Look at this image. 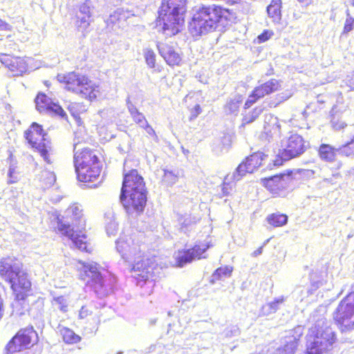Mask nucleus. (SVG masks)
I'll list each match as a JSON object with an SVG mask.
<instances>
[{
    "instance_id": "f257e3e1",
    "label": "nucleus",
    "mask_w": 354,
    "mask_h": 354,
    "mask_svg": "<svg viewBox=\"0 0 354 354\" xmlns=\"http://www.w3.org/2000/svg\"><path fill=\"white\" fill-rule=\"evenodd\" d=\"M120 201L129 214H139L144 210L147 201L145 185L135 169L124 175Z\"/></svg>"
},
{
    "instance_id": "f03ea898",
    "label": "nucleus",
    "mask_w": 354,
    "mask_h": 354,
    "mask_svg": "<svg viewBox=\"0 0 354 354\" xmlns=\"http://www.w3.org/2000/svg\"><path fill=\"white\" fill-rule=\"evenodd\" d=\"M0 276L10 284L18 301L26 299L31 290V282L19 261L10 257L2 258L0 261Z\"/></svg>"
},
{
    "instance_id": "7ed1b4c3",
    "label": "nucleus",
    "mask_w": 354,
    "mask_h": 354,
    "mask_svg": "<svg viewBox=\"0 0 354 354\" xmlns=\"http://www.w3.org/2000/svg\"><path fill=\"white\" fill-rule=\"evenodd\" d=\"M228 12L215 5L199 8L189 23V31L193 37H199L215 30L227 21Z\"/></svg>"
},
{
    "instance_id": "20e7f679",
    "label": "nucleus",
    "mask_w": 354,
    "mask_h": 354,
    "mask_svg": "<svg viewBox=\"0 0 354 354\" xmlns=\"http://www.w3.org/2000/svg\"><path fill=\"white\" fill-rule=\"evenodd\" d=\"M186 0H162L157 27L167 37L176 35L184 21Z\"/></svg>"
},
{
    "instance_id": "39448f33",
    "label": "nucleus",
    "mask_w": 354,
    "mask_h": 354,
    "mask_svg": "<svg viewBox=\"0 0 354 354\" xmlns=\"http://www.w3.org/2000/svg\"><path fill=\"white\" fill-rule=\"evenodd\" d=\"M115 243L117 251L120 254L122 258L132 264L133 277L138 279V283L142 286L141 282L145 281L151 286L153 281L150 280L152 277L150 268L140 270L143 263H141L139 260L141 258L140 246L134 243L132 237L127 236L119 239Z\"/></svg>"
},
{
    "instance_id": "423d86ee",
    "label": "nucleus",
    "mask_w": 354,
    "mask_h": 354,
    "mask_svg": "<svg viewBox=\"0 0 354 354\" xmlns=\"http://www.w3.org/2000/svg\"><path fill=\"white\" fill-rule=\"evenodd\" d=\"M80 263L82 264L85 274L88 277L87 285L98 297H106L113 292L116 282L113 276L95 262Z\"/></svg>"
},
{
    "instance_id": "0eeeda50",
    "label": "nucleus",
    "mask_w": 354,
    "mask_h": 354,
    "mask_svg": "<svg viewBox=\"0 0 354 354\" xmlns=\"http://www.w3.org/2000/svg\"><path fill=\"white\" fill-rule=\"evenodd\" d=\"M335 333L327 326L325 319L317 321L310 329L306 354H324L330 351L335 342Z\"/></svg>"
},
{
    "instance_id": "6e6552de",
    "label": "nucleus",
    "mask_w": 354,
    "mask_h": 354,
    "mask_svg": "<svg viewBox=\"0 0 354 354\" xmlns=\"http://www.w3.org/2000/svg\"><path fill=\"white\" fill-rule=\"evenodd\" d=\"M67 211L75 217V221L73 223V227L69 224L59 222L57 229L63 235L71 239L73 247L82 251H87L86 236L82 232V229L85 227V220L82 216V209L78 205L74 204Z\"/></svg>"
},
{
    "instance_id": "1a4fd4ad",
    "label": "nucleus",
    "mask_w": 354,
    "mask_h": 354,
    "mask_svg": "<svg viewBox=\"0 0 354 354\" xmlns=\"http://www.w3.org/2000/svg\"><path fill=\"white\" fill-rule=\"evenodd\" d=\"M57 77L59 82L65 83L66 89L82 97L91 100L96 98L99 93L98 86L84 75L73 72L67 75H58Z\"/></svg>"
},
{
    "instance_id": "9d476101",
    "label": "nucleus",
    "mask_w": 354,
    "mask_h": 354,
    "mask_svg": "<svg viewBox=\"0 0 354 354\" xmlns=\"http://www.w3.org/2000/svg\"><path fill=\"white\" fill-rule=\"evenodd\" d=\"M46 134H43L41 126L33 123L30 129L25 132V138L28 142L37 149L44 160L48 164H51L54 159V151L50 142L46 139Z\"/></svg>"
},
{
    "instance_id": "9b49d317",
    "label": "nucleus",
    "mask_w": 354,
    "mask_h": 354,
    "mask_svg": "<svg viewBox=\"0 0 354 354\" xmlns=\"http://www.w3.org/2000/svg\"><path fill=\"white\" fill-rule=\"evenodd\" d=\"M333 317L342 331L354 329V292L349 293L340 301Z\"/></svg>"
},
{
    "instance_id": "f8f14e48",
    "label": "nucleus",
    "mask_w": 354,
    "mask_h": 354,
    "mask_svg": "<svg viewBox=\"0 0 354 354\" xmlns=\"http://www.w3.org/2000/svg\"><path fill=\"white\" fill-rule=\"evenodd\" d=\"M278 156L279 159L274 160V165H282L283 161H287L301 155L306 147L303 138L297 133L291 134L281 142Z\"/></svg>"
},
{
    "instance_id": "ddd939ff",
    "label": "nucleus",
    "mask_w": 354,
    "mask_h": 354,
    "mask_svg": "<svg viewBox=\"0 0 354 354\" xmlns=\"http://www.w3.org/2000/svg\"><path fill=\"white\" fill-rule=\"evenodd\" d=\"M37 337V335L33 327H27L19 330L7 344V354H12L30 348Z\"/></svg>"
},
{
    "instance_id": "4468645a",
    "label": "nucleus",
    "mask_w": 354,
    "mask_h": 354,
    "mask_svg": "<svg viewBox=\"0 0 354 354\" xmlns=\"http://www.w3.org/2000/svg\"><path fill=\"white\" fill-rule=\"evenodd\" d=\"M35 102L36 109L39 113H48L59 116L61 118H67V115L62 107L44 93H39L37 95Z\"/></svg>"
},
{
    "instance_id": "2eb2a0df",
    "label": "nucleus",
    "mask_w": 354,
    "mask_h": 354,
    "mask_svg": "<svg viewBox=\"0 0 354 354\" xmlns=\"http://www.w3.org/2000/svg\"><path fill=\"white\" fill-rule=\"evenodd\" d=\"M265 157L266 156L261 152H257L247 157L238 166L236 171L232 174V176L236 180H241L247 173L251 174L259 167Z\"/></svg>"
},
{
    "instance_id": "dca6fc26",
    "label": "nucleus",
    "mask_w": 354,
    "mask_h": 354,
    "mask_svg": "<svg viewBox=\"0 0 354 354\" xmlns=\"http://www.w3.org/2000/svg\"><path fill=\"white\" fill-rule=\"evenodd\" d=\"M209 247L208 245L203 243L201 245H196L191 249L178 251L175 257L177 266L178 267H183L195 259L206 258V256H202V254Z\"/></svg>"
},
{
    "instance_id": "f3484780",
    "label": "nucleus",
    "mask_w": 354,
    "mask_h": 354,
    "mask_svg": "<svg viewBox=\"0 0 354 354\" xmlns=\"http://www.w3.org/2000/svg\"><path fill=\"white\" fill-rule=\"evenodd\" d=\"M74 166L75 167L100 164L98 158L90 149L85 148L80 151L77 145L74 147Z\"/></svg>"
},
{
    "instance_id": "a211bd4d",
    "label": "nucleus",
    "mask_w": 354,
    "mask_h": 354,
    "mask_svg": "<svg viewBox=\"0 0 354 354\" xmlns=\"http://www.w3.org/2000/svg\"><path fill=\"white\" fill-rule=\"evenodd\" d=\"M77 179L81 182L94 183L100 178L101 172L100 164H94L85 167H75Z\"/></svg>"
},
{
    "instance_id": "6ab92c4d",
    "label": "nucleus",
    "mask_w": 354,
    "mask_h": 354,
    "mask_svg": "<svg viewBox=\"0 0 354 354\" xmlns=\"http://www.w3.org/2000/svg\"><path fill=\"white\" fill-rule=\"evenodd\" d=\"M290 179L289 175L280 174L262 179L263 185L272 193L278 192L284 189Z\"/></svg>"
},
{
    "instance_id": "aec40b11",
    "label": "nucleus",
    "mask_w": 354,
    "mask_h": 354,
    "mask_svg": "<svg viewBox=\"0 0 354 354\" xmlns=\"http://www.w3.org/2000/svg\"><path fill=\"white\" fill-rule=\"evenodd\" d=\"M157 47L160 55L169 66H178L181 62L180 54L173 46L164 43H158Z\"/></svg>"
},
{
    "instance_id": "412c9836",
    "label": "nucleus",
    "mask_w": 354,
    "mask_h": 354,
    "mask_svg": "<svg viewBox=\"0 0 354 354\" xmlns=\"http://www.w3.org/2000/svg\"><path fill=\"white\" fill-rule=\"evenodd\" d=\"M280 124L277 118L270 117L268 121H266L264 131L261 134V138L270 142L274 138L280 136Z\"/></svg>"
},
{
    "instance_id": "4be33fe9",
    "label": "nucleus",
    "mask_w": 354,
    "mask_h": 354,
    "mask_svg": "<svg viewBox=\"0 0 354 354\" xmlns=\"http://www.w3.org/2000/svg\"><path fill=\"white\" fill-rule=\"evenodd\" d=\"M346 113L345 112H339L334 109L331 111L330 124L332 129L335 131H341L342 136L344 131L350 124L346 122Z\"/></svg>"
},
{
    "instance_id": "5701e85b",
    "label": "nucleus",
    "mask_w": 354,
    "mask_h": 354,
    "mask_svg": "<svg viewBox=\"0 0 354 354\" xmlns=\"http://www.w3.org/2000/svg\"><path fill=\"white\" fill-rule=\"evenodd\" d=\"M280 86L279 82L275 79H272L264 84L256 87L252 93L257 100L263 97L266 95H269L276 91Z\"/></svg>"
},
{
    "instance_id": "b1692460",
    "label": "nucleus",
    "mask_w": 354,
    "mask_h": 354,
    "mask_svg": "<svg viewBox=\"0 0 354 354\" xmlns=\"http://www.w3.org/2000/svg\"><path fill=\"white\" fill-rule=\"evenodd\" d=\"M7 62V66L14 75H21L27 69L26 62L20 57H12Z\"/></svg>"
},
{
    "instance_id": "393cba45",
    "label": "nucleus",
    "mask_w": 354,
    "mask_h": 354,
    "mask_svg": "<svg viewBox=\"0 0 354 354\" xmlns=\"http://www.w3.org/2000/svg\"><path fill=\"white\" fill-rule=\"evenodd\" d=\"M318 153L322 160L332 162L335 160L337 150L330 145L322 144L319 147Z\"/></svg>"
},
{
    "instance_id": "a878e982",
    "label": "nucleus",
    "mask_w": 354,
    "mask_h": 354,
    "mask_svg": "<svg viewBox=\"0 0 354 354\" xmlns=\"http://www.w3.org/2000/svg\"><path fill=\"white\" fill-rule=\"evenodd\" d=\"M285 297H280L274 299V301L267 303L262 306L260 314L262 316L270 315L276 313L280 308V306L284 302Z\"/></svg>"
},
{
    "instance_id": "bb28decb",
    "label": "nucleus",
    "mask_w": 354,
    "mask_h": 354,
    "mask_svg": "<svg viewBox=\"0 0 354 354\" xmlns=\"http://www.w3.org/2000/svg\"><path fill=\"white\" fill-rule=\"evenodd\" d=\"M280 8V0H272L267 7L268 15L274 23H277L281 20V14Z\"/></svg>"
},
{
    "instance_id": "cd10ccee",
    "label": "nucleus",
    "mask_w": 354,
    "mask_h": 354,
    "mask_svg": "<svg viewBox=\"0 0 354 354\" xmlns=\"http://www.w3.org/2000/svg\"><path fill=\"white\" fill-rule=\"evenodd\" d=\"M297 345L296 337H286L284 345L278 350L279 354H294Z\"/></svg>"
},
{
    "instance_id": "c85d7f7f",
    "label": "nucleus",
    "mask_w": 354,
    "mask_h": 354,
    "mask_svg": "<svg viewBox=\"0 0 354 354\" xmlns=\"http://www.w3.org/2000/svg\"><path fill=\"white\" fill-rule=\"evenodd\" d=\"M243 100V96L239 94H236L230 97L225 106V112L228 113H236L239 111L240 104L242 103Z\"/></svg>"
},
{
    "instance_id": "c756f323",
    "label": "nucleus",
    "mask_w": 354,
    "mask_h": 354,
    "mask_svg": "<svg viewBox=\"0 0 354 354\" xmlns=\"http://www.w3.org/2000/svg\"><path fill=\"white\" fill-rule=\"evenodd\" d=\"M162 171L163 176L162 180L164 183L171 186L178 181L180 175L179 171L178 169H164Z\"/></svg>"
},
{
    "instance_id": "7c9ffc66",
    "label": "nucleus",
    "mask_w": 354,
    "mask_h": 354,
    "mask_svg": "<svg viewBox=\"0 0 354 354\" xmlns=\"http://www.w3.org/2000/svg\"><path fill=\"white\" fill-rule=\"evenodd\" d=\"M178 223L180 225V230L184 233H187L192 229L193 225L196 223V220L190 215L185 214L178 218Z\"/></svg>"
},
{
    "instance_id": "2f4dec72",
    "label": "nucleus",
    "mask_w": 354,
    "mask_h": 354,
    "mask_svg": "<svg viewBox=\"0 0 354 354\" xmlns=\"http://www.w3.org/2000/svg\"><path fill=\"white\" fill-rule=\"evenodd\" d=\"M267 221L274 227H281L287 223L288 216L285 214H272L267 217Z\"/></svg>"
},
{
    "instance_id": "473e14b6",
    "label": "nucleus",
    "mask_w": 354,
    "mask_h": 354,
    "mask_svg": "<svg viewBox=\"0 0 354 354\" xmlns=\"http://www.w3.org/2000/svg\"><path fill=\"white\" fill-rule=\"evenodd\" d=\"M127 17L122 10L118 9L111 14L105 21L107 26H109L115 24L119 21L125 19Z\"/></svg>"
},
{
    "instance_id": "72a5a7b5",
    "label": "nucleus",
    "mask_w": 354,
    "mask_h": 354,
    "mask_svg": "<svg viewBox=\"0 0 354 354\" xmlns=\"http://www.w3.org/2000/svg\"><path fill=\"white\" fill-rule=\"evenodd\" d=\"M64 341L67 344H74L80 341V337L68 328L62 330Z\"/></svg>"
},
{
    "instance_id": "f704fd0d",
    "label": "nucleus",
    "mask_w": 354,
    "mask_h": 354,
    "mask_svg": "<svg viewBox=\"0 0 354 354\" xmlns=\"http://www.w3.org/2000/svg\"><path fill=\"white\" fill-rule=\"evenodd\" d=\"M261 108H255L251 112L244 115L241 127H244L246 124L254 122L261 113Z\"/></svg>"
},
{
    "instance_id": "c9c22d12",
    "label": "nucleus",
    "mask_w": 354,
    "mask_h": 354,
    "mask_svg": "<svg viewBox=\"0 0 354 354\" xmlns=\"http://www.w3.org/2000/svg\"><path fill=\"white\" fill-rule=\"evenodd\" d=\"M337 153L346 156H354V144H349L347 141L344 145L337 148Z\"/></svg>"
},
{
    "instance_id": "e433bc0d",
    "label": "nucleus",
    "mask_w": 354,
    "mask_h": 354,
    "mask_svg": "<svg viewBox=\"0 0 354 354\" xmlns=\"http://www.w3.org/2000/svg\"><path fill=\"white\" fill-rule=\"evenodd\" d=\"M145 62L149 67L154 68L156 65V54L153 50L149 48L144 50Z\"/></svg>"
},
{
    "instance_id": "4c0bfd02",
    "label": "nucleus",
    "mask_w": 354,
    "mask_h": 354,
    "mask_svg": "<svg viewBox=\"0 0 354 354\" xmlns=\"http://www.w3.org/2000/svg\"><path fill=\"white\" fill-rule=\"evenodd\" d=\"M232 270L231 268L225 267L218 268L212 275L213 280H219L223 277H230Z\"/></svg>"
},
{
    "instance_id": "58836bf2",
    "label": "nucleus",
    "mask_w": 354,
    "mask_h": 354,
    "mask_svg": "<svg viewBox=\"0 0 354 354\" xmlns=\"http://www.w3.org/2000/svg\"><path fill=\"white\" fill-rule=\"evenodd\" d=\"M92 10V3L90 1L86 0L84 3L80 5L78 14L80 15H89L91 17Z\"/></svg>"
},
{
    "instance_id": "ea45409f",
    "label": "nucleus",
    "mask_w": 354,
    "mask_h": 354,
    "mask_svg": "<svg viewBox=\"0 0 354 354\" xmlns=\"http://www.w3.org/2000/svg\"><path fill=\"white\" fill-rule=\"evenodd\" d=\"M54 305L57 307L61 311L65 313L68 310V301L66 299L60 296L54 299Z\"/></svg>"
},
{
    "instance_id": "a19ab883",
    "label": "nucleus",
    "mask_w": 354,
    "mask_h": 354,
    "mask_svg": "<svg viewBox=\"0 0 354 354\" xmlns=\"http://www.w3.org/2000/svg\"><path fill=\"white\" fill-rule=\"evenodd\" d=\"M232 180H235L232 175L228 174L226 176L222 187V192L224 196L230 194V192L232 190V185L230 183V181ZM236 181L237 180H236Z\"/></svg>"
},
{
    "instance_id": "79ce46f5",
    "label": "nucleus",
    "mask_w": 354,
    "mask_h": 354,
    "mask_svg": "<svg viewBox=\"0 0 354 354\" xmlns=\"http://www.w3.org/2000/svg\"><path fill=\"white\" fill-rule=\"evenodd\" d=\"M346 19L344 28V33H348L354 28V18L351 17L348 10L346 12Z\"/></svg>"
},
{
    "instance_id": "37998d69",
    "label": "nucleus",
    "mask_w": 354,
    "mask_h": 354,
    "mask_svg": "<svg viewBox=\"0 0 354 354\" xmlns=\"http://www.w3.org/2000/svg\"><path fill=\"white\" fill-rule=\"evenodd\" d=\"M139 260L140 261V263H143V266H142V268H141V269H140L141 270H143L144 268H149V267L150 268V269H149V270H151V273H152V274H151V275H152V277H151V278H150V280H152V281H153V285L151 286V285H150V284H147V283H145V281H142L141 282V283H140V284H142V286L139 285V284L138 283V281H136V283H137V285H138V286H140L141 288H142V287H143L144 286H147L148 288H152V287L154 286V279H153V268H152V267H151V266H147V264H149V262H147V263H146L145 262H144V261H143V259H142V256H141V258H140ZM135 279H136V281H138V279H136V278H135Z\"/></svg>"
},
{
    "instance_id": "c03bdc74",
    "label": "nucleus",
    "mask_w": 354,
    "mask_h": 354,
    "mask_svg": "<svg viewBox=\"0 0 354 354\" xmlns=\"http://www.w3.org/2000/svg\"><path fill=\"white\" fill-rule=\"evenodd\" d=\"M344 138L347 139L349 144H354V124H350L344 131Z\"/></svg>"
},
{
    "instance_id": "a18cd8bd",
    "label": "nucleus",
    "mask_w": 354,
    "mask_h": 354,
    "mask_svg": "<svg viewBox=\"0 0 354 354\" xmlns=\"http://www.w3.org/2000/svg\"><path fill=\"white\" fill-rule=\"evenodd\" d=\"M78 21L80 23V26L84 29L88 28L92 21L91 17L89 15H80L77 14Z\"/></svg>"
},
{
    "instance_id": "49530a36",
    "label": "nucleus",
    "mask_w": 354,
    "mask_h": 354,
    "mask_svg": "<svg viewBox=\"0 0 354 354\" xmlns=\"http://www.w3.org/2000/svg\"><path fill=\"white\" fill-rule=\"evenodd\" d=\"M131 117L133 121L136 124H138L141 128L144 127V125H146V124L148 122L145 115L140 111L138 112L136 114L132 115Z\"/></svg>"
},
{
    "instance_id": "de8ad7c7",
    "label": "nucleus",
    "mask_w": 354,
    "mask_h": 354,
    "mask_svg": "<svg viewBox=\"0 0 354 354\" xmlns=\"http://www.w3.org/2000/svg\"><path fill=\"white\" fill-rule=\"evenodd\" d=\"M8 176L9 178L8 183L9 184H12V183L17 182L18 178H17V172L15 171V167H13L12 166L10 167Z\"/></svg>"
},
{
    "instance_id": "09e8293b",
    "label": "nucleus",
    "mask_w": 354,
    "mask_h": 354,
    "mask_svg": "<svg viewBox=\"0 0 354 354\" xmlns=\"http://www.w3.org/2000/svg\"><path fill=\"white\" fill-rule=\"evenodd\" d=\"M202 109L199 104H196L192 109H190L189 120L196 119L198 115L201 113Z\"/></svg>"
},
{
    "instance_id": "8fccbe9b",
    "label": "nucleus",
    "mask_w": 354,
    "mask_h": 354,
    "mask_svg": "<svg viewBox=\"0 0 354 354\" xmlns=\"http://www.w3.org/2000/svg\"><path fill=\"white\" fill-rule=\"evenodd\" d=\"M118 230V225L115 222H111L106 225V232L110 235H113Z\"/></svg>"
},
{
    "instance_id": "3c124183",
    "label": "nucleus",
    "mask_w": 354,
    "mask_h": 354,
    "mask_svg": "<svg viewBox=\"0 0 354 354\" xmlns=\"http://www.w3.org/2000/svg\"><path fill=\"white\" fill-rule=\"evenodd\" d=\"M91 310L90 308L86 306H82L80 310L79 317L80 319H85L88 315H91Z\"/></svg>"
},
{
    "instance_id": "603ef678",
    "label": "nucleus",
    "mask_w": 354,
    "mask_h": 354,
    "mask_svg": "<svg viewBox=\"0 0 354 354\" xmlns=\"http://www.w3.org/2000/svg\"><path fill=\"white\" fill-rule=\"evenodd\" d=\"M293 334L292 335H290L289 337H297V342H298L299 337L301 336V335L304 333V327L301 326H297L295 327L292 332Z\"/></svg>"
},
{
    "instance_id": "864d4df0",
    "label": "nucleus",
    "mask_w": 354,
    "mask_h": 354,
    "mask_svg": "<svg viewBox=\"0 0 354 354\" xmlns=\"http://www.w3.org/2000/svg\"><path fill=\"white\" fill-rule=\"evenodd\" d=\"M272 35H273V33L272 32L268 31V30H265L262 34H261L258 36L259 41L260 43L264 42V41H267L268 39H269Z\"/></svg>"
},
{
    "instance_id": "5fc2aeb1",
    "label": "nucleus",
    "mask_w": 354,
    "mask_h": 354,
    "mask_svg": "<svg viewBox=\"0 0 354 354\" xmlns=\"http://www.w3.org/2000/svg\"><path fill=\"white\" fill-rule=\"evenodd\" d=\"M257 100V98H256V97L252 93V94L249 96L248 100L245 102V105H244V108L245 109H248Z\"/></svg>"
},
{
    "instance_id": "6e6d98bb",
    "label": "nucleus",
    "mask_w": 354,
    "mask_h": 354,
    "mask_svg": "<svg viewBox=\"0 0 354 354\" xmlns=\"http://www.w3.org/2000/svg\"><path fill=\"white\" fill-rule=\"evenodd\" d=\"M128 110L131 114V116L136 114L139 111L138 109L129 101L127 102Z\"/></svg>"
},
{
    "instance_id": "4d7b16f0",
    "label": "nucleus",
    "mask_w": 354,
    "mask_h": 354,
    "mask_svg": "<svg viewBox=\"0 0 354 354\" xmlns=\"http://www.w3.org/2000/svg\"><path fill=\"white\" fill-rule=\"evenodd\" d=\"M142 128L145 129L147 133L151 136H156V133L153 129L147 122L146 125H144Z\"/></svg>"
},
{
    "instance_id": "13d9d810",
    "label": "nucleus",
    "mask_w": 354,
    "mask_h": 354,
    "mask_svg": "<svg viewBox=\"0 0 354 354\" xmlns=\"http://www.w3.org/2000/svg\"><path fill=\"white\" fill-rule=\"evenodd\" d=\"M11 26L0 19V30H10Z\"/></svg>"
},
{
    "instance_id": "bf43d9fd",
    "label": "nucleus",
    "mask_w": 354,
    "mask_h": 354,
    "mask_svg": "<svg viewBox=\"0 0 354 354\" xmlns=\"http://www.w3.org/2000/svg\"><path fill=\"white\" fill-rule=\"evenodd\" d=\"M48 178H49V185H52L55 181V176L53 173H48Z\"/></svg>"
},
{
    "instance_id": "052dcab7",
    "label": "nucleus",
    "mask_w": 354,
    "mask_h": 354,
    "mask_svg": "<svg viewBox=\"0 0 354 354\" xmlns=\"http://www.w3.org/2000/svg\"><path fill=\"white\" fill-rule=\"evenodd\" d=\"M262 250H263V248H262V247H261V248H258L257 250H256L253 252L252 255L254 257H257V256L260 255L262 253Z\"/></svg>"
},
{
    "instance_id": "680f3d73",
    "label": "nucleus",
    "mask_w": 354,
    "mask_h": 354,
    "mask_svg": "<svg viewBox=\"0 0 354 354\" xmlns=\"http://www.w3.org/2000/svg\"><path fill=\"white\" fill-rule=\"evenodd\" d=\"M300 3H303L304 6H308L312 2L311 0H298Z\"/></svg>"
},
{
    "instance_id": "e2e57ef3",
    "label": "nucleus",
    "mask_w": 354,
    "mask_h": 354,
    "mask_svg": "<svg viewBox=\"0 0 354 354\" xmlns=\"http://www.w3.org/2000/svg\"><path fill=\"white\" fill-rule=\"evenodd\" d=\"M98 184H99V183H96V184H92V185H91L89 187H90L91 188H95V187H96L97 186V185H98Z\"/></svg>"
},
{
    "instance_id": "0e129e2a",
    "label": "nucleus",
    "mask_w": 354,
    "mask_h": 354,
    "mask_svg": "<svg viewBox=\"0 0 354 354\" xmlns=\"http://www.w3.org/2000/svg\"><path fill=\"white\" fill-rule=\"evenodd\" d=\"M348 3L352 6H354V0H348Z\"/></svg>"
},
{
    "instance_id": "69168bd1",
    "label": "nucleus",
    "mask_w": 354,
    "mask_h": 354,
    "mask_svg": "<svg viewBox=\"0 0 354 354\" xmlns=\"http://www.w3.org/2000/svg\"><path fill=\"white\" fill-rule=\"evenodd\" d=\"M122 352H119L117 354H122Z\"/></svg>"
}]
</instances>
